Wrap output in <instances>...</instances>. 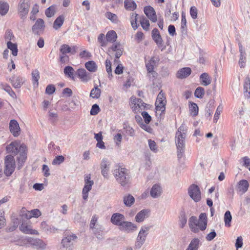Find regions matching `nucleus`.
Masks as SVG:
<instances>
[{"mask_svg": "<svg viewBox=\"0 0 250 250\" xmlns=\"http://www.w3.org/2000/svg\"><path fill=\"white\" fill-rule=\"evenodd\" d=\"M6 149L7 153H12L15 155L18 153L20 154V156L18 157L19 169H20L27 158L26 146L24 144L21 145L20 143L15 141L7 145Z\"/></svg>", "mask_w": 250, "mask_h": 250, "instance_id": "nucleus-1", "label": "nucleus"}, {"mask_svg": "<svg viewBox=\"0 0 250 250\" xmlns=\"http://www.w3.org/2000/svg\"><path fill=\"white\" fill-rule=\"evenodd\" d=\"M208 223V218L205 213H202L199 215V219L196 216H191L188 221V225L190 230L197 233L199 230H204L206 229Z\"/></svg>", "mask_w": 250, "mask_h": 250, "instance_id": "nucleus-2", "label": "nucleus"}, {"mask_svg": "<svg viewBox=\"0 0 250 250\" xmlns=\"http://www.w3.org/2000/svg\"><path fill=\"white\" fill-rule=\"evenodd\" d=\"M186 130L183 125L180 126L175 134V143L177 148V157L181 159L184 155Z\"/></svg>", "mask_w": 250, "mask_h": 250, "instance_id": "nucleus-3", "label": "nucleus"}, {"mask_svg": "<svg viewBox=\"0 0 250 250\" xmlns=\"http://www.w3.org/2000/svg\"><path fill=\"white\" fill-rule=\"evenodd\" d=\"M113 174L116 181L122 186L125 187L129 183L130 176L129 170L121 166H116Z\"/></svg>", "mask_w": 250, "mask_h": 250, "instance_id": "nucleus-4", "label": "nucleus"}, {"mask_svg": "<svg viewBox=\"0 0 250 250\" xmlns=\"http://www.w3.org/2000/svg\"><path fill=\"white\" fill-rule=\"evenodd\" d=\"M167 104L166 98L164 94L161 91L158 95L155 102V109L157 116L159 114V118L162 119L164 117Z\"/></svg>", "mask_w": 250, "mask_h": 250, "instance_id": "nucleus-5", "label": "nucleus"}, {"mask_svg": "<svg viewBox=\"0 0 250 250\" xmlns=\"http://www.w3.org/2000/svg\"><path fill=\"white\" fill-rule=\"evenodd\" d=\"M151 228V226H144L141 227L135 243L134 247L135 249H140L145 243Z\"/></svg>", "mask_w": 250, "mask_h": 250, "instance_id": "nucleus-6", "label": "nucleus"}, {"mask_svg": "<svg viewBox=\"0 0 250 250\" xmlns=\"http://www.w3.org/2000/svg\"><path fill=\"white\" fill-rule=\"evenodd\" d=\"M4 163V173L7 176H9L13 173L15 168V162L14 157L11 155L6 156Z\"/></svg>", "mask_w": 250, "mask_h": 250, "instance_id": "nucleus-7", "label": "nucleus"}, {"mask_svg": "<svg viewBox=\"0 0 250 250\" xmlns=\"http://www.w3.org/2000/svg\"><path fill=\"white\" fill-rule=\"evenodd\" d=\"M188 193L195 202L199 201L201 198V192L198 186L192 184L188 189Z\"/></svg>", "mask_w": 250, "mask_h": 250, "instance_id": "nucleus-8", "label": "nucleus"}, {"mask_svg": "<svg viewBox=\"0 0 250 250\" xmlns=\"http://www.w3.org/2000/svg\"><path fill=\"white\" fill-rule=\"evenodd\" d=\"M239 46V51L240 53L239 60L238 62L239 65L241 68L245 67L247 61V54L245 49L243 46L241 42L238 39H236Z\"/></svg>", "mask_w": 250, "mask_h": 250, "instance_id": "nucleus-9", "label": "nucleus"}, {"mask_svg": "<svg viewBox=\"0 0 250 250\" xmlns=\"http://www.w3.org/2000/svg\"><path fill=\"white\" fill-rule=\"evenodd\" d=\"M94 184L93 181L90 180V175H86L84 178V186L83 189V198L86 200L88 197V192L91 189Z\"/></svg>", "mask_w": 250, "mask_h": 250, "instance_id": "nucleus-10", "label": "nucleus"}, {"mask_svg": "<svg viewBox=\"0 0 250 250\" xmlns=\"http://www.w3.org/2000/svg\"><path fill=\"white\" fill-rule=\"evenodd\" d=\"M28 243L37 249L44 250L46 244L41 239L29 237L26 238Z\"/></svg>", "mask_w": 250, "mask_h": 250, "instance_id": "nucleus-11", "label": "nucleus"}, {"mask_svg": "<svg viewBox=\"0 0 250 250\" xmlns=\"http://www.w3.org/2000/svg\"><path fill=\"white\" fill-rule=\"evenodd\" d=\"M45 28L44 22L42 19H38L33 25L32 30L35 35H40Z\"/></svg>", "mask_w": 250, "mask_h": 250, "instance_id": "nucleus-12", "label": "nucleus"}, {"mask_svg": "<svg viewBox=\"0 0 250 250\" xmlns=\"http://www.w3.org/2000/svg\"><path fill=\"white\" fill-rule=\"evenodd\" d=\"M78 77L83 83H87L92 79V75L84 68H79L76 72Z\"/></svg>", "mask_w": 250, "mask_h": 250, "instance_id": "nucleus-13", "label": "nucleus"}, {"mask_svg": "<svg viewBox=\"0 0 250 250\" xmlns=\"http://www.w3.org/2000/svg\"><path fill=\"white\" fill-rule=\"evenodd\" d=\"M152 38L156 42L158 47H162L161 51H163L166 46H164L163 41L158 29L154 28L152 31Z\"/></svg>", "mask_w": 250, "mask_h": 250, "instance_id": "nucleus-14", "label": "nucleus"}, {"mask_svg": "<svg viewBox=\"0 0 250 250\" xmlns=\"http://www.w3.org/2000/svg\"><path fill=\"white\" fill-rule=\"evenodd\" d=\"M30 7V2H20L18 5V10L21 19H24L27 15Z\"/></svg>", "mask_w": 250, "mask_h": 250, "instance_id": "nucleus-15", "label": "nucleus"}, {"mask_svg": "<svg viewBox=\"0 0 250 250\" xmlns=\"http://www.w3.org/2000/svg\"><path fill=\"white\" fill-rule=\"evenodd\" d=\"M137 226L131 222L125 221L120 227L119 229L124 231L126 233H132L136 230Z\"/></svg>", "mask_w": 250, "mask_h": 250, "instance_id": "nucleus-16", "label": "nucleus"}, {"mask_svg": "<svg viewBox=\"0 0 250 250\" xmlns=\"http://www.w3.org/2000/svg\"><path fill=\"white\" fill-rule=\"evenodd\" d=\"M125 221V216L123 214L119 213L113 214L110 219V221L113 224L118 226L119 227L121 226Z\"/></svg>", "mask_w": 250, "mask_h": 250, "instance_id": "nucleus-17", "label": "nucleus"}, {"mask_svg": "<svg viewBox=\"0 0 250 250\" xmlns=\"http://www.w3.org/2000/svg\"><path fill=\"white\" fill-rule=\"evenodd\" d=\"M77 238L75 234L68 235L64 238L62 241V244L64 248L72 249V247L74 241Z\"/></svg>", "mask_w": 250, "mask_h": 250, "instance_id": "nucleus-18", "label": "nucleus"}, {"mask_svg": "<svg viewBox=\"0 0 250 250\" xmlns=\"http://www.w3.org/2000/svg\"><path fill=\"white\" fill-rule=\"evenodd\" d=\"M9 129L11 133L14 137H18L21 133V129L18 122L15 120H11L9 123Z\"/></svg>", "mask_w": 250, "mask_h": 250, "instance_id": "nucleus-19", "label": "nucleus"}, {"mask_svg": "<svg viewBox=\"0 0 250 250\" xmlns=\"http://www.w3.org/2000/svg\"><path fill=\"white\" fill-rule=\"evenodd\" d=\"M144 11L147 17L153 22L157 21V16L154 9L150 6H147L144 7Z\"/></svg>", "mask_w": 250, "mask_h": 250, "instance_id": "nucleus-20", "label": "nucleus"}, {"mask_svg": "<svg viewBox=\"0 0 250 250\" xmlns=\"http://www.w3.org/2000/svg\"><path fill=\"white\" fill-rule=\"evenodd\" d=\"M9 81L15 88H19L23 84L24 80L20 76L14 75L9 79Z\"/></svg>", "mask_w": 250, "mask_h": 250, "instance_id": "nucleus-21", "label": "nucleus"}, {"mask_svg": "<svg viewBox=\"0 0 250 250\" xmlns=\"http://www.w3.org/2000/svg\"><path fill=\"white\" fill-rule=\"evenodd\" d=\"M109 167L110 162L107 159L104 158L101 163V169L102 174L104 178H108Z\"/></svg>", "mask_w": 250, "mask_h": 250, "instance_id": "nucleus-22", "label": "nucleus"}, {"mask_svg": "<svg viewBox=\"0 0 250 250\" xmlns=\"http://www.w3.org/2000/svg\"><path fill=\"white\" fill-rule=\"evenodd\" d=\"M77 48L76 46H73L71 47L68 45L64 44L61 45L60 51L62 55H66L67 53L74 55L76 53Z\"/></svg>", "mask_w": 250, "mask_h": 250, "instance_id": "nucleus-23", "label": "nucleus"}, {"mask_svg": "<svg viewBox=\"0 0 250 250\" xmlns=\"http://www.w3.org/2000/svg\"><path fill=\"white\" fill-rule=\"evenodd\" d=\"M150 210L147 209H144L139 211L136 215L135 220L137 222L140 223L148 216V213Z\"/></svg>", "mask_w": 250, "mask_h": 250, "instance_id": "nucleus-24", "label": "nucleus"}, {"mask_svg": "<svg viewBox=\"0 0 250 250\" xmlns=\"http://www.w3.org/2000/svg\"><path fill=\"white\" fill-rule=\"evenodd\" d=\"M91 229L94 234L98 239H102L103 238L104 229L102 225L97 224L95 227Z\"/></svg>", "mask_w": 250, "mask_h": 250, "instance_id": "nucleus-25", "label": "nucleus"}, {"mask_svg": "<svg viewBox=\"0 0 250 250\" xmlns=\"http://www.w3.org/2000/svg\"><path fill=\"white\" fill-rule=\"evenodd\" d=\"M150 195L153 198H156L160 196L162 193V188L157 184L154 185L150 190Z\"/></svg>", "mask_w": 250, "mask_h": 250, "instance_id": "nucleus-26", "label": "nucleus"}, {"mask_svg": "<svg viewBox=\"0 0 250 250\" xmlns=\"http://www.w3.org/2000/svg\"><path fill=\"white\" fill-rule=\"evenodd\" d=\"M191 72V69L189 67H184L180 69L177 73L176 76L179 79H184L188 77Z\"/></svg>", "mask_w": 250, "mask_h": 250, "instance_id": "nucleus-27", "label": "nucleus"}, {"mask_svg": "<svg viewBox=\"0 0 250 250\" xmlns=\"http://www.w3.org/2000/svg\"><path fill=\"white\" fill-rule=\"evenodd\" d=\"M20 229L22 232L26 234H39L37 230L31 229L30 226L23 223L20 226Z\"/></svg>", "mask_w": 250, "mask_h": 250, "instance_id": "nucleus-28", "label": "nucleus"}, {"mask_svg": "<svg viewBox=\"0 0 250 250\" xmlns=\"http://www.w3.org/2000/svg\"><path fill=\"white\" fill-rule=\"evenodd\" d=\"M249 184L246 180H240L237 185L238 190L242 193H245L248 189Z\"/></svg>", "mask_w": 250, "mask_h": 250, "instance_id": "nucleus-29", "label": "nucleus"}, {"mask_svg": "<svg viewBox=\"0 0 250 250\" xmlns=\"http://www.w3.org/2000/svg\"><path fill=\"white\" fill-rule=\"evenodd\" d=\"M125 8L127 11H134L137 8V4L133 0H125Z\"/></svg>", "mask_w": 250, "mask_h": 250, "instance_id": "nucleus-30", "label": "nucleus"}, {"mask_svg": "<svg viewBox=\"0 0 250 250\" xmlns=\"http://www.w3.org/2000/svg\"><path fill=\"white\" fill-rule=\"evenodd\" d=\"M64 74L65 76L70 78L72 80H75L74 72L75 70L74 68L70 66H66L64 68Z\"/></svg>", "mask_w": 250, "mask_h": 250, "instance_id": "nucleus-31", "label": "nucleus"}, {"mask_svg": "<svg viewBox=\"0 0 250 250\" xmlns=\"http://www.w3.org/2000/svg\"><path fill=\"white\" fill-rule=\"evenodd\" d=\"M84 65L86 69L92 73L96 72L98 69L96 62L93 61H89L85 62Z\"/></svg>", "mask_w": 250, "mask_h": 250, "instance_id": "nucleus-32", "label": "nucleus"}, {"mask_svg": "<svg viewBox=\"0 0 250 250\" xmlns=\"http://www.w3.org/2000/svg\"><path fill=\"white\" fill-rule=\"evenodd\" d=\"M9 4L5 1H0V15L5 16L8 12Z\"/></svg>", "mask_w": 250, "mask_h": 250, "instance_id": "nucleus-33", "label": "nucleus"}, {"mask_svg": "<svg viewBox=\"0 0 250 250\" xmlns=\"http://www.w3.org/2000/svg\"><path fill=\"white\" fill-rule=\"evenodd\" d=\"M101 94V90L98 88V86L96 84L94 85L90 93V97L93 99H98Z\"/></svg>", "mask_w": 250, "mask_h": 250, "instance_id": "nucleus-34", "label": "nucleus"}, {"mask_svg": "<svg viewBox=\"0 0 250 250\" xmlns=\"http://www.w3.org/2000/svg\"><path fill=\"white\" fill-rule=\"evenodd\" d=\"M200 79L202 84L204 86H207L211 83V79L207 73H204L200 76Z\"/></svg>", "mask_w": 250, "mask_h": 250, "instance_id": "nucleus-35", "label": "nucleus"}, {"mask_svg": "<svg viewBox=\"0 0 250 250\" xmlns=\"http://www.w3.org/2000/svg\"><path fill=\"white\" fill-rule=\"evenodd\" d=\"M117 38V34L114 30L109 31L106 35V40L107 42H114L116 41Z\"/></svg>", "mask_w": 250, "mask_h": 250, "instance_id": "nucleus-36", "label": "nucleus"}, {"mask_svg": "<svg viewBox=\"0 0 250 250\" xmlns=\"http://www.w3.org/2000/svg\"><path fill=\"white\" fill-rule=\"evenodd\" d=\"M64 21V17L63 15L59 16L54 21L53 23V28L57 30L59 29L63 24Z\"/></svg>", "mask_w": 250, "mask_h": 250, "instance_id": "nucleus-37", "label": "nucleus"}, {"mask_svg": "<svg viewBox=\"0 0 250 250\" xmlns=\"http://www.w3.org/2000/svg\"><path fill=\"white\" fill-rule=\"evenodd\" d=\"M135 199L130 194L125 195L124 197V203L126 207H131L134 203Z\"/></svg>", "mask_w": 250, "mask_h": 250, "instance_id": "nucleus-38", "label": "nucleus"}, {"mask_svg": "<svg viewBox=\"0 0 250 250\" xmlns=\"http://www.w3.org/2000/svg\"><path fill=\"white\" fill-rule=\"evenodd\" d=\"M199 242L200 241L198 238L192 239L186 250H198Z\"/></svg>", "mask_w": 250, "mask_h": 250, "instance_id": "nucleus-39", "label": "nucleus"}, {"mask_svg": "<svg viewBox=\"0 0 250 250\" xmlns=\"http://www.w3.org/2000/svg\"><path fill=\"white\" fill-rule=\"evenodd\" d=\"M41 228L43 231L46 233L54 232L56 230L54 227L48 226L45 222H42Z\"/></svg>", "mask_w": 250, "mask_h": 250, "instance_id": "nucleus-40", "label": "nucleus"}, {"mask_svg": "<svg viewBox=\"0 0 250 250\" xmlns=\"http://www.w3.org/2000/svg\"><path fill=\"white\" fill-rule=\"evenodd\" d=\"M1 87L5 91L9 94V95L12 98H16V95L14 91L12 90L10 86L6 83L0 84Z\"/></svg>", "mask_w": 250, "mask_h": 250, "instance_id": "nucleus-41", "label": "nucleus"}, {"mask_svg": "<svg viewBox=\"0 0 250 250\" xmlns=\"http://www.w3.org/2000/svg\"><path fill=\"white\" fill-rule=\"evenodd\" d=\"M181 25L180 27L181 32L182 34H185L187 32V20L186 15L184 13H182L181 16Z\"/></svg>", "mask_w": 250, "mask_h": 250, "instance_id": "nucleus-42", "label": "nucleus"}, {"mask_svg": "<svg viewBox=\"0 0 250 250\" xmlns=\"http://www.w3.org/2000/svg\"><path fill=\"white\" fill-rule=\"evenodd\" d=\"M7 45L8 48L11 50L12 55L14 56H16L18 54V51L17 45L9 41L7 43Z\"/></svg>", "mask_w": 250, "mask_h": 250, "instance_id": "nucleus-43", "label": "nucleus"}, {"mask_svg": "<svg viewBox=\"0 0 250 250\" xmlns=\"http://www.w3.org/2000/svg\"><path fill=\"white\" fill-rule=\"evenodd\" d=\"M140 24L144 30H148L150 26L149 21L144 16H142L140 19Z\"/></svg>", "mask_w": 250, "mask_h": 250, "instance_id": "nucleus-44", "label": "nucleus"}, {"mask_svg": "<svg viewBox=\"0 0 250 250\" xmlns=\"http://www.w3.org/2000/svg\"><path fill=\"white\" fill-rule=\"evenodd\" d=\"M32 78L33 84L38 86L39 82L38 81L40 79V73L37 69L33 70L32 72Z\"/></svg>", "mask_w": 250, "mask_h": 250, "instance_id": "nucleus-45", "label": "nucleus"}, {"mask_svg": "<svg viewBox=\"0 0 250 250\" xmlns=\"http://www.w3.org/2000/svg\"><path fill=\"white\" fill-rule=\"evenodd\" d=\"M214 100H210L207 104L206 107V116H210L211 115V112L214 108Z\"/></svg>", "mask_w": 250, "mask_h": 250, "instance_id": "nucleus-46", "label": "nucleus"}, {"mask_svg": "<svg viewBox=\"0 0 250 250\" xmlns=\"http://www.w3.org/2000/svg\"><path fill=\"white\" fill-rule=\"evenodd\" d=\"M231 219L232 216L229 210L227 211L224 215V222L226 226L229 227L230 226Z\"/></svg>", "mask_w": 250, "mask_h": 250, "instance_id": "nucleus-47", "label": "nucleus"}, {"mask_svg": "<svg viewBox=\"0 0 250 250\" xmlns=\"http://www.w3.org/2000/svg\"><path fill=\"white\" fill-rule=\"evenodd\" d=\"M106 18L111 21L112 22L117 23L118 19L117 16L110 12H107L105 14Z\"/></svg>", "mask_w": 250, "mask_h": 250, "instance_id": "nucleus-48", "label": "nucleus"}, {"mask_svg": "<svg viewBox=\"0 0 250 250\" xmlns=\"http://www.w3.org/2000/svg\"><path fill=\"white\" fill-rule=\"evenodd\" d=\"M137 14L132 13L130 17V22L134 30H136L138 28V24L137 23Z\"/></svg>", "mask_w": 250, "mask_h": 250, "instance_id": "nucleus-49", "label": "nucleus"}, {"mask_svg": "<svg viewBox=\"0 0 250 250\" xmlns=\"http://www.w3.org/2000/svg\"><path fill=\"white\" fill-rule=\"evenodd\" d=\"M189 110L190 113L193 116L197 115L198 113V107L197 104L195 103H191L190 105H189Z\"/></svg>", "mask_w": 250, "mask_h": 250, "instance_id": "nucleus-50", "label": "nucleus"}, {"mask_svg": "<svg viewBox=\"0 0 250 250\" xmlns=\"http://www.w3.org/2000/svg\"><path fill=\"white\" fill-rule=\"evenodd\" d=\"M205 94V90L204 88L202 87H197L194 92L195 96L199 99H201L203 97Z\"/></svg>", "mask_w": 250, "mask_h": 250, "instance_id": "nucleus-51", "label": "nucleus"}, {"mask_svg": "<svg viewBox=\"0 0 250 250\" xmlns=\"http://www.w3.org/2000/svg\"><path fill=\"white\" fill-rule=\"evenodd\" d=\"M55 13V6L52 5L46 9L45 10V15L48 17L50 18L54 15Z\"/></svg>", "mask_w": 250, "mask_h": 250, "instance_id": "nucleus-52", "label": "nucleus"}, {"mask_svg": "<svg viewBox=\"0 0 250 250\" xmlns=\"http://www.w3.org/2000/svg\"><path fill=\"white\" fill-rule=\"evenodd\" d=\"M187 218L185 212H182L179 218V225L181 228H183L185 225L187 224Z\"/></svg>", "mask_w": 250, "mask_h": 250, "instance_id": "nucleus-53", "label": "nucleus"}, {"mask_svg": "<svg viewBox=\"0 0 250 250\" xmlns=\"http://www.w3.org/2000/svg\"><path fill=\"white\" fill-rule=\"evenodd\" d=\"M106 70L108 74V78L111 79L112 77L111 62L110 61L106 60L105 61Z\"/></svg>", "mask_w": 250, "mask_h": 250, "instance_id": "nucleus-54", "label": "nucleus"}, {"mask_svg": "<svg viewBox=\"0 0 250 250\" xmlns=\"http://www.w3.org/2000/svg\"><path fill=\"white\" fill-rule=\"evenodd\" d=\"M64 161V158L62 155H59L54 159L52 164L53 165H60Z\"/></svg>", "mask_w": 250, "mask_h": 250, "instance_id": "nucleus-55", "label": "nucleus"}, {"mask_svg": "<svg viewBox=\"0 0 250 250\" xmlns=\"http://www.w3.org/2000/svg\"><path fill=\"white\" fill-rule=\"evenodd\" d=\"M222 109H223V107L221 105H219L218 106V107L215 111L214 116V118H213V122L214 123H216L218 121V120L219 118L220 114L221 112H222Z\"/></svg>", "mask_w": 250, "mask_h": 250, "instance_id": "nucleus-56", "label": "nucleus"}, {"mask_svg": "<svg viewBox=\"0 0 250 250\" xmlns=\"http://www.w3.org/2000/svg\"><path fill=\"white\" fill-rule=\"evenodd\" d=\"M104 38V35L103 33L100 34L98 37V41L102 46H105L107 45L106 40H105Z\"/></svg>", "mask_w": 250, "mask_h": 250, "instance_id": "nucleus-57", "label": "nucleus"}, {"mask_svg": "<svg viewBox=\"0 0 250 250\" xmlns=\"http://www.w3.org/2000/svg\"><path fill=\"white\" fill-rule=\"evenodd\" d=\"M148 145L150 150L154 152H157L158 151L156 143L154 141L151 139L148 140Z\"/></svg>", "mask_w": 250, "mask_h": 250, "instance_id": "nucleus-58", "label": "nucleus"}, {"mask_svg": "<svg viewBox=\"0 0 250 250\" xmlns=\"http://www.w3.org/2000/svg\"><path fill=\"white\" fill-rule=\"evenodd\" d=\"M153 62H154L153 60H150L146 64L147 71L148 73H151L153 72L154 66L153 64Z\"/></svg>", "mask_w": 250, "mask_h": 250, "instance_id": "nucleus-59", "label": "nucleus"}, {"mask_svg": "<svg viewBox=\"0 0 250 250\" xmlns=\"http://www.w3.org/2000/svg\"><path fill=\"white\" fill-rule=\"evenodd\" d=\"M100 111V107L97 104H94L92 106V108L90 110V114L91 115H96Z\"/></svg>", "mask_w": 250, "mask_h": 250, "instance_id": "nucleus-60", "label": "nucleus"}, {"mask_svg": "<svg viewBox=\"0 0 250 250\" xmlns=\"http://www.w3.org/2000/svg\"><path fill=\"white\" fill-rule=\"evenodd\" d=\"M124 129L127 135L130 136H133L134 135V130L130 126L125 125V127H124Z\"/></svg>", "mask_w": 250, "mask_h": 250, "instance_id": "nucleus-61", "label": "nucleus"}, {"mask_svg": "<svg viewBox=\"0 0 250 250\" xmlns=\"http://www.w3.org/2000/svg\"><path fill=\"white\" fill-rule=\"evenodd\" d=\"M55 90L56 88L54 85L49 84L46 87L45 92L47 94L51 95L55 92Z\"/></svg>", "mask_w": 250, "mask_h": 250, "instance_id": "nucleus-62", "label": "nucleus"}, {"mask_svg": "<svg viewBox=\"0 0 250 250\" xmlns=\"http://www.w3.org/2000/svg\"><path fill=\"white\" fill-rule=\"evenodd\" d=\"M142 115L144 119L145 122L146 124L150 123L151 120V117L146 111H143L142 113Z\"/></svg>", "mask_w": 250, "mask_h": 250, "instance_id": "nucleus-63", "label": "nucleus"}, {"mask_svg": "<svg viewBox=\"0 0 250 250\" xmlns=\"http://www.w3.org/2000/svg\"><path fill=\"white\" fill-rule=\"evenodd\" d=\"M60 61L62 63H68L69 61V57L67 55H60Z\"/></svg>", "mask_w": 250, "mask_h": 250, "instance_id": "nucleus-64", "label": "nucleus"}]
</instances>
